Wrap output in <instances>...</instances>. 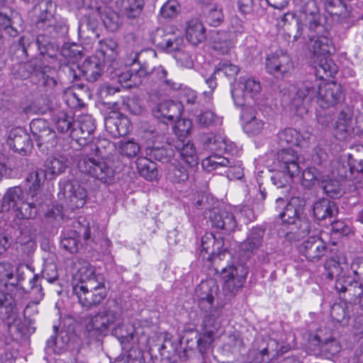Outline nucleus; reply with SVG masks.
<instances>
[{"mask_svg":"<svg viewBox=\"0 0 363 363\" xmlns=\"http://www.w3.org/2000/svg\"><path fill=\"white\" fill-rule=\"evenodd\" d=\"M287 97L291 111L303 117L313 102H316L322 108L334 106L342 99V91L340 84L336 82L310 79L291 84L288 88Z\"/></svg>","mask_w":363,"mask_h":363,"instance_id":"nucleus-1","label":"nucleus"},{"mask_svg":"<svg viewBox=\"0 0 363 363\" xmlns=\"http://www.w3.org/2000/svg\"><path fill=\"white\" fill-rule=\"evenodd\" d=\"M301 28L298 26L297 33L294 36L297 40L305 34L312 43L311 48L314 55L325 56L335 50L330 38L329 26L326 18L320 14L315 0H300Z\"/></svg>","mask_w":363,"mask_h":363,"instance_id":"nucleus-2","label":"nucleus"},{"mask_svg":"<svg viewBox=\"0 0 363 363\" xmlns=\"http://www.w3.org/2000/svg\"><path fill=\"white\" fill-rule=\"evenodd\" d=\"M55 7L51 0L40 2V13L35 22L36 28L41 33L37 36L35 45L40 55L50 58L55 57L58 51L54 39L67 30L65 21L55 13Z\"/></svg>","mask_w":363,"mask_h":363,"instance_id":"nucleus-3","label":"nucleus"},{"mask_svg":"<svg viewBox=\"0 0 363 363\" xmlns=\"http://www.w3.org/2000/svg\"><path fill=\"white\" fill-rule=\"evenodd\" d=\"M139 52H132L125 60L126 72L118 74V81L130 82L128 86H138L145 79L155 80L165 90H177L180 84L167 78V71L161 65L151 67L147 62L140 60Z\"/></svg>","mask_w":363,"mask_h":363,"instance_id":"nucleus-4","label":"nucleus"},{"mask_svg":"<svg viewBox=\"0 0 363 363\" xmlns=\"http://www.w3.org/2000/svg\"><path fill=\"white\" fill-rule=\"evenodd\" d=\"M325 276L329 279L336 277L335 288L341 295L343 294L345 301L348 303L358 301V297L362 293L359 281L349 275L350 269L345 256H340L337 260L328 259L325 263Z\"/></svg>","mask_w":363,"mask_h":363,"instance_id":"nucleus-5","label":"nucleus"},{"mask_svg":"<svg viewBox=\"0 0 363 363\" xmlns=\"http://www.w3.org/2000/svg\"><path fill=\"white\" fill-rule=\"evenodd\" d=\"M75 278L79 282L73 286V292L79 303L85 308H91L101 303L106 296L104 284L99 281L92 267L89 264L79 269Z\"/></svg>","mask_w":363,"mask_h":363,"instance_id":"nucleus-6","label":"nucleus"},{"mask_svg":"<svg viewBox=\"0 0 363 363\" xmlns=\"http://www.w3.org/2000/svg\"><path fill=\"white\" fill-rule=\"evenodd\" d=\"M38 207L19 186L9 188L2 197L1 208L13 209L18 219L34 218L38 214Z\"/></svg>","mask_w":363,"mask_h":363,"instance_id":"nucleus-7","label":"nucleus"},{"mask_svg":"<svg viewBox=\"0 0 363 363\" xmlns=\"http://www.w3.org/2000/svg\"><path fill=\"white\" fill-rule=\"evenodd\" d=\"M221 323L222 315L219 310H213L211 314L203 315L202 333L199 334L196 340L201 354L207 352L216 338L221 335Z\"/></svg>","mask_w":363,"mask_h":363,"instance_id":"nucleus-8","label":"nucleus"},{"mask_svg":"<svg viewBox=\"0 0 363 363\" xmlns=\"http://www.w3.org/2000/svg\"><path fill=\"white\" fill-rule=\"evenodd\" d=\"M78 167L82 173L89 174L104 184H111L113 181V168L109 162L99 157L82 156L78 162Z\"/></svg>","mask_w":363,"mask_h":363,"instance_id":"nucleus-9","label":"nucleus"},{"mask_svg":"<svg viewBox=\"0 0 363 363\" xmlns=\"http://www.w3.org/2000/svg\"><path fill=\"white\" fill-rule=\"evenodd\" d=\"M230 92L234 104L237 106H252L250 101L257 104L261 95V85L254 78L241 77L238 87L230 83Z\"/></svg>","mask_w":363,"mask_h":363,"instance_id":"nucleus-10","label":"nucleus"},{"mask_svg":"<svg viewBox=\"0 0 363 363\" xmlns=\"http://www.w3.org/2000/svg\"><path fill=\"white\" fill-rule=\"evenodd\" d=\"M201 165L208 172L225 168L224 173L230 180L240 179L244 175L241 161L218 154L211 155L202 160Z\"/></svg>","mask_w":363,"mask_h":363,"instance_id":"nucleus-11","label":"nucleus"},{"mask_svg":"<svg viewBox=\"0 0 363 363\" xmlns=\"http://www.w3.org/2000/svg\"><path fill=\"white\" fill-rule=\"evenodd\" d=\"M152 42L164 52L174 56L185 47L184 38L179 31H174L170 27L157 28L152 35Z\"/></svg>","mask_w":363,"mask_h":363,"instance_id":"nucleus-12","label":"nucleus"},{"mask_svg":"<svg viewBox=\"0 0 363 363\" xmlns=\"http://www.w3.org/2000/svg\"><path fill=\"white\" fill-rule=\"evenodd\" d=\"M247 274V268L242 264L229 265L223 268L220 278L225 293L235 294L242 287Z\"/></svg>","mask_w":363,"mask_h":363,"instance_id":"nucleus-13","label":"nucleus"},{"mask_svg":"<svg viewBox=\"0 0 363 363\" xmlns=\"http://www.w3.org/2000/svg\"><path fill=\"white\" fill-rule=\"evenodd\" d=\"M121 323V315L118 312L111 309L99 311L91 319L86 325L90 335H102L110 328L112 330L116 325Z\"/></svg>","mask_w":363,"mask_h":363,"instance_id":"nucleus-14","label":"nucleus"},{"mask_svg":"<svg viewBox=\"0 0 363 363\" xmlns=\"http://www.w3.org/2000/svg\"><path fill=\"white\" fill-rule=\"evenodd\" d=\"M58 193L60 199H65L66 205L74 210L82 208L87 199L86 190L76 181H67L62 186Z\"/></svg>","mask_w":363,"mask_h":363,"instance_id":"nucleus-15","label":"nucleus"},{"mask_svg":"<svg viewBox=\"0 0 363 363\" xmlns=\"http://www.w3.org/2000/svg\"><path fill=\"white\" fill-rule=\"evenodd\" d=\"M240 117L243 122L244 132L248 135H262L268 132V123L259 117L257 111L252 106L243 107Z\"/></svg>","mask_w":363,"mask_h":363,"instance_id":"nucleus-16","label":"nucleus"},{"mask_svg":"<svg viewBox=\"0 0 363 363\" xmlns=\"http://www.w3.org/2000/svg\"><path fill=\"white\" fill-rule=\"evenodd\" d=\"M218 286L212 280L201 281L196 288V296L199 307L205 313L211 314L213 310H221L214 306V299L217 295Z\"/></svg>","mask_w":363,"mask_h":363,"instance_id":"nucleus-17","label":"nucleus"},{"mask_svg":"<svg viewBox=\"0 0 363 363\" xmlns=\"http://www.w3.org/2000/svg\"><path fill=\"white\" fill-rule=\"evenodd\" d=\"M240 69L238 66L229 62H220L215 67L213 72L208 75L203 71H200L201 76L204 79V82L208 87L210 89L209 91H204V95L208 99V104H210L211 99L213 98V93L216 89L217 79L216 74L223 72V74L228 79H233L239 72Z\"/></svg>","mask_w":363,"mask_h":363,"instance_id":"nucleus-18","label":"nucleus"},{"mask_svg":"<svg viewBox=\"0 0 363 363\" xmlns=\"http://www.w3.org/2000/svg\"><path fill=\"white\" fill-rule=\"evenodd\" d=\"M6 145L9 149L23 156L29 155L33 149L30 135L19 127L13 128L9 131Z\"/></svg>","mask_w":363,"mask_h":363,"instance_id":"nucleus-19","label":"nucleus"},{"mask_svg":"<svg viewBox=\"0 0 363 363\" xmlns=\"http://www.w3.org/2000/svg\"><path fill=\"white\" fill-rule=\"evenodd\" d=\"M299 251L308 262H317L325 255L328 246L321 238L311 236L302 242Z\"/></svg>","mask_w":363,"mask_h":363,"instance_id":"nucleus-20","label":"nucleus"},{"mask_svg":"<svg viewBox=\"0 0 363 363\" xmlns=\"http://www.w3.org/2000/svg\"><path fill=\"white\" fill-rule=\"evenodd\" d=\"M46 179L45 172L43 169H37L30 172L26 180V192L29 199L40 206L45 201V195L41 186Z\"/></svg>","mask_w":363,"mask_h":363,"instance_id":"nucleus-21","label":"nucleus"},{"mask_svg":"<svg viewBox=\"0 0 363 363\" xmlns=\"http://www.w3.org/2000/svg\"><path fill=\"white\" fill-rule=\"evenodd\" d=\"M265 67L268 73L278 77L290 72L293 62L288 54L279 50L267 57Z\"/></svg>","mask_w":363,"mask_h":363,"instance_id":"nucleus-22","label":"nucleus"},{"mask_svg":"<svg viewBox=\"0 0 363 363\" xmlns=\"http://www.w3.org/2000/svg\"><path fill=\"white\" fill-rule=\"evenodd\" d=\"M30 130L35 138L39 147L45 145L47 149L52 147L56 143V134L48 122L41 118L33 120L30 123Z\"/></svg>","mask_w":363,"mask_h":363,"instance_id":"nucleus-23","label":"nucleus"},{"mask_svg":"<svg viewBox=\"0 0 363 363\" xmlns=\"http://www.w3.org/2000/svg\"><path fill=\"white\" fill-rule=\"evenodd\" d=\"M96 129L95 121L90 115L81 116L74 127L72 129L70 136L79 144L86 145L91 138Z\"/></svg>","mask_w":363,"mask_h":363,"instance_id":"nucleus-24","label":"nucleus"},{"mask_svg":"<svg viewBox=\"0 0 363 363\" xmlns=\"http://www.w3.org/2000/svg\"><path fill=\"white\" fill-rule=\"evenodd\" d=\"M274 165L280 172H286L290 177H295L300 172L297 154L290 148L282 149L277 152Z\"/></svg>","mask_w":363,"mask_h":363,"instance_id":"nucleus-25","label":"nucleus"},{"mask_svg":"<svg viewBox=\"0 0 363 363\" xmlns=\"http://www.w3.org/2000/svg\"><path fill=\"white\" fill-rule=\"evenodd\" d=\"M83 6L97 13L108 30L113 32L117 30L119 24V16L110 7L98 6L95 0H83Z\"/></svg>","mask_w":363,"mask_h":363,"instance_id":"nucleus-26","label":"nucleus"},{"mask_svg":"<svg viewBox=\"0 0 363 363\" xmlns=\"http://www.w3.org/2000/svg\"><path fill=\"white\" fill-rule=\"evenodd\" d=\"M182 111L181 103L169 100L160 103L152 110L154 116L165 124L168 122L173 123L175 119L180 118Z\"/></svg>","mask_w":363,"mask_h":363,"instance_id":"nucleus-27","label":"nucleus"},{"mask_svg":"<svg viewBox=\"0 0 363 363\" xmlns=\"http://www.w3.org/2000/svg\"><path fill=\"white\" fill-rule=\"evenodd\" d=\"M209 219L213 227L226 232L233 231L237 225L234 215L227 209L213 208L210 212Z\"/></svg>","mask_w":363,"mask_h":363,"instance_id":"nucleus-28","label":"nucleus"},{"mask_svg":"<svg viewBox=\"0 0 363 363\" xmlns=\"http://www.w3.org/2000/svg\"><path fill=\"white\" fill-rule=\"evenodd\" d=\"M201 253L206 254L207 259H213L215 256L220 257L226 251L224 248V240L216 237L212 233H206L201 238Z\"/></svg>","mask_w":363,"mask_h":363,"instance_id":"nucleus-29","label":"nucleus"},{"mask_svg":"<svg viewBox=\"0 0 363 363\" xmlns=\"http://www.w3.org/2000/svg\"><path fill=\"white\" fill-rule=\"evenodd\" d=\"M264 231L262 228H254L250 232L246 240L240 244L241 255L244 258H248L256 253L262 243Z\"/></svg>","mask_w":363,"mask_h":363,"instance_id":"nucleus-30","label":"nucleus"},{"mask_svg":"<svg viewBox=\"0 0 363 363\" xmlns=\"http://www.w3.org/2000/svg\"><path fill=\"white\" fill-rule=\"evenodd\" d=\"M105 64L102 60L92 55L84 60L79 69L86 80L94 82L101 77Z\"/></svg>","mask_w":363,"mask_h":363,"instance_id":"nucleus-31","label":"nucleus"},{"mask_svg":"<svg viewBox=\"0 0 363 363\" xmlns=\"http://www.w3.org/2000/svg\"><path fill=\"white\" fill-rule=\"evenodd\" d=\"M314 66L315 75L311 77L312 79H318L320 82L328 77H333L337 72V65L328 56H317Z\"/></svg>","mask_w":363,"mask_h":363,"instance_id":"nucleus-32","label":"nucleus"},{"mask_svg":"<svg viewBox=\"0 0 363 363\" xmlns=\"http://www.w3.org/2000/svg\"><path fill=\"white\" fill-rule=\"evenodd\" d=\"M117 48L118 45L113 40H100L96 47L94 55L99 60H102L104 63H108L110 67H113V63L118 57Z\"/></svg>","mask_w":363,"mask_h":363,"instance_id":"nucleus-33","label":"nucleus"},{"mask_svg":"<svg viewBox=\"0 0 363 363\" xmlns=\"http://www.w3.org/2000/svg\"><path fill=\"white\" fill-rule=\"evenodd\" d=\"M105 127L113 138L125 136L131 130L130 120L126 116L121 115L106 118Z\"/></svg>","mask_w":363,"mask_h":363,"instance_id":"nucleus-34","label":"nucleus"},{"mask_svg":"<svg viewBox=\"0 0 363 363\" xmlns=\"http://www.w3.org/2000/svg\"><path fill=\"white\" fill-rule=\"evenodd\" d=\"M174 147L180 158L189 167H195L199 163V157L194 145L190 141L178 139Z\"/></svg>","mask_w":363,"mask_h":363,"instance_id":"nucleus-35","label":"nucleus"},{"mask_svg":"<svg viewBox=\"0 0 363 363\" xmlns=\"http://www.w3.org/2000/svg\"><path fill=\"white\" fill-rule=\"evenodd\" d=\"M53 330L55 335L47 340L45 349L48 354H60L67 348L70 340V335L65 330H61L58 332L56 325H53Z\"/></svg>","mask_w":363,"mask_h":363,"instance_id":"nucleus-36","label":"nucleus"},{"mask_svg":"<svg viewBox=\"0 0 363 363\" xmlns=\"http://www.w3.org/2000/svg\"><path fill=\"white\" fill-rule=\"evenodd\" d=\"M310 136L308 132L301 133L294 128H288L278 133V140L280 145L301 146Z\"/></svg>","mask_w":363,"mask_h":363,"instance_id":"nucleus-37","label":"nucleus"},{"mask_svg":"<svg viewBox=\"0 0 363 363\" xmlns=\"http://www.w3.org/2000/svg\"><path fill=\"white\" fill-rule=\"evenodd\" d=\"M206 30L201 21L197 18H191L186 22V38L192 45H196L206 38Z\"/></svg>","mask_w":363,"mask_h":363,"instance_id":"nucleus-38","label":"nucleus"},{"mask_svg":"<svg viewBox=\"0 0 363 363\" xmlns=\"http://www.w3.org/2000/svg\"><path fill=\"white\" fill-rule=\"evenodd\" d=\"M145 0H117L116 6L123 15L130 19L140 16Z\"/></svg>","mask_w":363,"mask_h":363,"instance_id":"nucleus-39","label":"nucleus"},{"mask_svg":"<svg viewBox=\"0 0 363 363\" xmlns=\"http://www.w3.org/2000/svg\"><path fill=\"white\" fill-rule=\"evenodd\" d=\"M313 215L317 220H322L332 218L337 213L335 203L327 199H322L313 204Z\"/></svg>","mask_w":363,"mask_h":363,"instance_id":"nucleus-40","label":"nucleus"},{"mask_svg":"<svg viewBox=\"0 0 363 363\" xmlns=\"http://www.w3.org/2000/svg\"><path fill=\"white\" fill-rule=\"evenodd\" d=\"M310 345L318 347L321 352L330 355L337 354L341 350L339 342L335 338L329 337L323 340L318 335H315L310 339Z\"/></svg>","mask_w":363,"mask_h":363,"instance_id":"nucleus-41","label":"nucleus"},{"mask_svg":"<svg viewBox=\"0 0 363 363\" xmlns=\"http://www.w3.org/2000/svg\"><path fill=\"white\" fill-rule=\"evenodd\" d=\"M68 157L64 154H55L49 157L45 163L46 171L52 175L62 173L67 167Z\"/></svg>","mask_w":363,"mask_h":363,"instance_id":"nucleus-42","label":"nucleus"},{"mask_svg":"<svg viewBox=\"0 0 363 363\" xmlns=\"http://www.w3.org/2000/svg\"><path fill=\"white\" fill-rule=\"evenodd\" d=\"M195 172V167H189L187 169L182 164H171L167 171V177L173 183H183L186 182Z\"/></svg>","mask_w":363,"mask_h":363,"instance_id":"nucleus-43","label":"nucleus"},{"mask_svg":"<svg viewBox=\"0 0 363 363\" xmlns=\"http://www.w3.org/2000/svg\"><path fill=\"white\" fill-rule=\"evenodd\" d=\"M204 97V104L203 106L208 110L206 111L201 112L198 116V122L199 124L203 126H219L223 123V118L218 116H217L213 111L211 110L212 106V101L210 102V104H208V99L203 93ZM212 101V99H211Z\"/></svg>","mask_w":363,"mask_h":363,"instance_id":"nucleus-44","label":"nucleus"},{"mask_svg":"<svg viewBox=\"0 0 363 363\" xmlns=\"http://www.w3.org/2000/svg\"><path fill=\"white\" fill-rule=\"evenodd\" d=\"M52 121L59 133H65L72 131L75 125L73 118L63 111H55L52 116Z\"/></svg>","mask_w":363,"mask_h":363,"instance_id":"nucleus-45","label":"nucleus"},{"mask_svg":"<svg viewBox=\"0 0 363 363\" xmlns=\"http://www.w3.org/2000/svg\"><path fill=\"white\" fill-rule=\"evenodd\" d=\"M134 328L131 325H124L123 321L119 325H116L112 334L120 342L123 349H128V345L134 339Z\"/></svg>","mask_w":363,"mask_h":363,"instance_id":"nucleus-46","label":"nucleus"},{"mask_svg":"<svg viewBox=\"0 0 363 363\" xmlns=\"http://www.w3.org/2000/svg\"><path fill=\"white\" fill-rule=\"evenodd\" d=\"M324 5L326 11L340 21L350 17V12L342 0H325Z\"/></svg>","mask_w":363,"mask_h":363,"instance_id":"nucleus-47","label":"nucleus"},{"mask_svg":"<svg viewBox=\"0 0 363 363\" xmlns=\"http://www.w3.org/2000/svg\"><path fill=\"white\" fill-rule=\"evenodd\" d=\"M352 307L351 303L345 301L334 303L330 309L331 318L335 322L346 323L350 318Z\"/></svg>","mask_w":363,"mask_h":363,"instance_id":"nucleus-48","label":"nucleus"},{"mask_svg":"<svg viewBox=\"0 0 363 363\" xmlns=\"http://www.w3.org/2000/svg\"><path fill=\"white\" fill-rule=\"evenodd\" d=\"M352 114L348 108L342 110L335 125V137L340 140L345 139L349 130Z\"/></svg>","mask_w":363,"mask_h":363,"instance_id":"nucleus-49","label":"nucleus"},{"mask_svg":"<svg viewBox=\"0 0 363 363\" xmlns=\"http://www.w3.org/2000/svg\"><path fill=\"white\" fill-rule=\"evenodd\" d=\"M297 199L292 198L286 204L284 211L279 214V217L284 223L295 224L298 216L302 211L301 206H296Z\"/></svg>","mask_w":363,"mask_h":363,"instance_id":"nucleus-50","label":"nucleus"},{"mask_svg":"<svg viewBox=\"0 0 363 363\" xmlns=\"http://www.w3.org/2000/svg\"><path fill=\"white\" fill-rule=\"evenodd\" d=\"M16 313V303L11 295L0 291V318H10Z\"/></svg>","mask_w":363,"mask_h":363,"instance_id":"nucleus-51","label":"nucleus"},{"mask_svg":"<svg viewBox=\"0 0 363 363\" xmlns=\"http://www.w3.org/2000/svg\"><path fill=\"white\" fill-rule=\"evenodd\" d=\"M235 45L233 35L232 33H223L216 40L213 48L222 55H231Z\"/></svg>","mask_w":363,"mask_h":363,"instance_id":"nucleus-52","label":"nucleus"},{"mask_svg":"<svg viewBox=\"0 0 363 363\" xmlns=\"http://www.w3.org/2000/svg\"><path fill=\"white\" fill-rule=\"evenodd\" d=\"M140 174L147 180H152L157 177L156 164L146 157H139L136 162Z\"/></svg>","mask_w":363,"mask_h":363,"instance_id":"nucleus-53","label":"nucleus"},{"mask_svg":"<svg viewBox=\"0 0 363 363\" xmlns=\"http://www.w3.org/2000/svg\"><path fill=\"white\" fill-rule=\"evenodd\" d=\"M173 57L178 67L188 69L194 68V58L187 47H185L181 51L175 52Z\"/></svg>","mask_w":363,"mask_h":363,"instance_id":"nucleus-54","label":"nucleus"},{"mask_svg":"<svg viewBox=\"0 0 363 363\" xmlns=\"http://www.w3.org/2000/svg\"><path fill=\"white\" fill-rule=\"evenodd\" d=\"M118 150L121 155L132 158L138 155L140 146L134 140H124L119 142Z\"/></svg>","mask_w":363,"mask_h":363,"instance_id":"nucleus-55","label":"nucleus"},{"mask_svg":"<svg viewBox=\"0 0 363 363\" xmlns=\"http://www.w3.org/2000/svg\"><path fill=\"white\" fill-rule=\"evenodd\" d=\"M38 276L35 274L33 277L30 279L29 284L30 287V293L34 296L35 300L29 303L24 311L25 313H28V310L31 306H36L40 301L43 299L44 294L43 292V288L40 284H38Z\"/></svg>","mask_w":363,"mask_h":363,"instance_id":"nucleus-56","label":"nucleus"},{"mask_svg":"<svg viewBox=\"0 0 363 363\" xmlns=\"http://www.w3.org/2000/svg\"><path fill=\"white\" fill-rule=\"evenodd\" d=\"M321 179L320 173L314 167H309L303 170L302 173L301 184L306 188H311L315 184L319 183Z\"/></svg>","mask_w":363,"mask_h":363,"instance_id":"nucleus-57","label":"nucleus"},{"mask_svg":"<svg viewBox=\"0 0 363 363\" xmlns=\"http://www.w3.org/2000/svg\"><path fill=\"white\" fill-rule=\"evenodd\" d=\"M321 186L325 193L331 198H339L343 194L342 187L337 179L323 180Z\"/></svg>","mask_w":363,"mask_h":363,"instance_id":"nucleus-58","label":"nucleus"},{"mask_svg":"<svg viewBox=\"0 0 363 363\" xmlns=\"http://www.w3.org/2000/svg\"><path fill=\"white\" fill-rule=\"evenodd\" d=\"M15 269L9 262L3 261L0 262V283L6 289L10 285V281L13 279Z\"/></svg>","mask_w":363,"mask_h":363,"instance_id":"nucleus-59","label":"nucleus"},{"mask_svg":"<svg viewBox=\"0 0 363 363\" xmlns=\"http://www.w3.org/2000/svg\"><path fill=\"white\" fill-rule=\"evenodd\" d=\"M0 31L9 37L18 36L19 31L13 26L11 18L3 11H0Z\"/></svg>","mask_w":363,"mask_h":363,"instance_id":"nucleus-60","label":"nucleus"},{"mask_svg":"<svg viewBox=\"0 0 363 363\" xmlns=\"http://www.w3.org/2000/svg\"><path fill=\"white\" fill-rule=\"evenodd\" d=\"M180 6L177 0H168L161 7L160 15L164 18H172L179 13Z\"/></svg>","mask_w":363,"mask_h":363,"instance_id":"nucleus-61","label":"nucleus"},{"mask_svg":"<svg viewBox=\"0 0 363 363\" xmlns=\"http://www.w3.org/2000/svg\"><path fill=\"white\" fill-rule=\"evenodd\" d=\"M223 138L220 135H208L203 139V147L213 154L222 150ZM218 155H219L218 153Z\"/></svg>","mask_w":363,"mask_h":363,"instance_id":"nucleus-62","label":"nucleus"},{"mask_svg":"<svg viewBox=\"0 0 363 363\" xmlns=\"http://www.w3.org/2000/svg\"><path fill=\"white\" fill-rule=\"evenodd\" d=\"M176 122L174 125V131L179 137V139L186 138L190 133L191 129V121L189 119L179 118L175 119Z\"/></svg>","mask_w":363,"mask_h":363,"instance_id":"nucleus-63","label":"nucleus"},{"mask_svg":"<svg viewBox=\"0 0 363 363\" xmlns=\"http://www.w3.org/2000/svg\"><path fill=\"white\" fill-rule=\"evenodd\" d=\"M206 19L207 23L211 26L216 27L219 26L223 20V13L221 8L216 5L210 7L206 16Z\"/></svg>","mask_w":363,"mask_h":363,"instance_id":"nucleus-64","label":"nucleus"}]
</instances>
